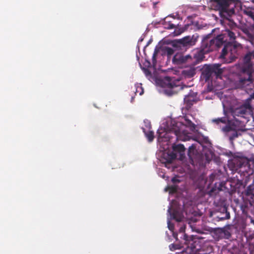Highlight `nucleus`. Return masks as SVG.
<instances>
[{"label":"nucleus","instance_id":"f3484780","mask_svg":"<svg viewBox=\"0 0 254 254\" xmlns=\"http://www.w3.org/2000/svg\"><path fill=\"white\" fill-rule=\"evenodd\" d=\"M181 125H182V124H181V122L177 123H176V126H174L172 128V131L174 132V133L176 135V136H177V138L178 139H179L180 135L181 133L183 131V130H182L179 127ZM180 139H181V140H185V139H181V138H180Z\"/></svg>","mask_w":254,"mask_h":254},{"label":"nucleus","instance_id":"20e7f679","mask_svg":"<svg viewBox=\"0 0 254 254\" xmlns=\"http://www.w3.org/2000/svg\"><path fill=\"white\" fill-rule=\"evenodd\" d=\"M238 46L236 44L228 42L224 45L220 58L226 63H230L238 58Z\"/></svg>","mask_w":254,"mask_h":254},{"label":"nucleus","instance_id":"4be33fe9","mask_svg":"<svg viewBox=\"0 0 254 254\" xmlns=\"http://www.w3.org/2000/svg\"><path fill=\"white\" fill-rule=\"evenodd\" d=\"M143 132H144L146 137L147 138L148 141L152 142L154 138V132L151 130L146 132L145 129H143Z\"/></svg>","mask_w":254,"mask_h":254},{"label":"nucleus","instance_id":"a878e982","mask_svg":"<svg viewBox=\"0 0 254 254\" xmlns=\"http://www.w3.org/2000/svg\"><path fill=\"white\" fill-rule=\"evenodd\" d=\"M220 190H221L219 189H218L217 190L213 188L209 190L208 193L210 196H213L214 195H215L216 193H218Z\"/></svg>","mask_w":254,"mask_h":254},{"label":"nucleus","instance_id":"c85d7f7f","mask_svg":"<svg viewBox=\"0 0 254 254\" xmlns=\"http://www.w3.org/2000/svg\"><path fill=\"white\" fill-rule=\"evenodd\" d=\"M156 54H157V52L155 51L152 56V62H153V64H155L156 63V57L157 56Z\"/></svg>","mask_w":254,"mask_h":254},{"label":"nucleus","instance_id":"e433bc0d","mask_svg":"<svg viewBox=\"0 0 254 254\" xmlns=\"http://www.w3.org/2000/svg\"><path fill=\"white\" fill-rule=\"evenodd\" d=\"M157 3H158L157 2L153 3V5H154V7H155V6H156V5L157 4Z\"/></svg>","mask_w":254,"mask_h":254},{"label":"nucleus","instance_id":"473e14b6","mask_svg":"<svg viewBox=\"0 0 254 254\" xmlns=\"http://www.w3.org/2000/svg\"><path fill=\"white\" fill-rule=\"evenodd\" d=\"M250 179V178L249 177H247L245 180V182H244V184H245V186H246L249 182V180Z\"/></svg>","mask_w":254,"mask_h":254},{"label":"nucleus","instance_id":"7ed1b4c3","mask_svg":"<svg viewBox=\"0 0 254 254\" xmlns=\"http://www.w3.org/2000/svg\"><path fill=\"white\" fill-rule=\"evenodd\" d=\"M221 64H205L202 68L201 76L205 81L212 80L213 78H221L223 72Z\"/></svg>","mask_w":254,"mask_h":254},{"label":"nucleus","instance_id":"f257e3e1","mask_svg":"<svg viewBox=\"0 0 254 254\" xmlns=\"http://www.w3.org/2000/svg\"><path fill=\"white\" fill-rule=\"evenodd\" d=\"M252 57L254 58V51L249 52L244 57L239 80L236 84L238 88L244 89L248 93V90H251L254 88V79L252 76L254 70L251 63Z\"/></svg>","mask_w":254,"mask_h":254},{"label":"nucleus","instance_id":"f03ea898","mask_svg":"<svg viewBox=\"0 0 254 254\" xmlns=\"http://www.w3.org/2000/svg\"><path fill=\"white\" fill-rule=\"evenodd\" d=\"M223 44L222 35H218L211 39L206 37L202 41L200 49L194 51L192 56V65H195L201 63L205 58L204 55L210 52L220 48Z\"/></svg>","mask_w":254,"mask_h":254},{"label":"nucleus","instance_id":"0eeeda50","mask_svg":"<svg viewBox=\"0 0 254 254\" xmlns=\"http://www.w3.org/2000/svg\"><path fill=\"white\" fill-rule=\"evenodd\" d=\"M216 4V7L220 13L226 14L229 16L235 13V6L234 0H211Z\"/></svg>","mask_w":254,"mask_h":254},{"label":"nucleus","instance_id":"6ab92c4d","mask_svg":"<svg viewBox=\"0 0 254 254\" xmlns=\"http://www.w3.org/2000/svg\"><path fill=\"white\" fill-rule=\"evenodd\" d=\"M228 119L225 117H222V118H218L216 119H213L211 120L212 123L217 125H219L220 124L222 123L223 124H226L227 123Z\"/></svg>","mask_w":254,"mask_h":254},{"label":"nucleus","instance_id":"412c9836","mask_svg":"<svg viewBox=\"0 0 254 254\" xmlns=\"http://www.w3.org/2000/svg\"><path fill=\"white\" fill-rule=\"evenodd\" d=\"M224 35H227L230 38V40H233L236 39V36H235V33L229 29L226 30L225 31V33L224 34L221 35L223 36V38H224ZM223 43H224V40H223Z\"/></svg>","mask_w":254,"mask_h":254},{"label":"nucleus","instance_id":"b1692460","mask_svg":"<svg viewBox=\"0 0 254 254\" xmlns=\"http://www.w3.org/2000/svg\"><path fill=\"white\" fill-rule=\"evenodd\" d=\"M174 50L170 47H166L165 52L168 57L171 56L174 53Z\"/></svg>","mask_w":254,"mask_h":254},{"label":"nucleus","instance_id":"72a5a7b5","mask_svg":"<svg viewBox=\"0 0 254 254\" xmlns=\"http://www.w3.org/2000/svg\"><path fill=\"white\" fill-rule=\"evenodd\" d=\"M185 87V88H188V86H186V85L182 86L180 87V89L181 90H183Z\"/></svg>","mask_w":254,"mask_h":254},{"label":"nucleus","instance_id":"cd10ccee","mask_svg":"<svg viewBox=\"0 0 254 254\" xmlns=\"http://www.w3.org/2000/svg\"><path fill=\"white\" fill-rule=\"evenodd\" d=\"M171 181L173 184H177L180 182V180L177 177H173Z\"/></svg>","mask_w":254,"mask_h":254},{"label":"nucleus","instance_id":"dca6fc26","mask_svg":"<svg viewBox=\"0 0 254 254\" xmlns=\"http://www.w3.org/2000/svg\"><path fill=\"white\" fill-rule=\"evenodd\" d=\"M195 65H189V68L183 70L182 73L185 77L190 78L193 77L195 74L196 68Z\"/></svg>","mask_w":254,"mask_h":254},{"label":"nucleus","instance_id":"4c0bfd02","mask_svg":"<svg viewBox=\"0 0 254 254\" xmlns=\"http://www.w3.org/2000/svg\"><path fill=\"white\" fill-rule=\"evenodd\" d=\"M142 93H143V91H142L139 93V94H140V95H141V94H142Z\"/></svg>","mask_w":254,"mask_h":254},{"label":"nucleus","instance_id":"2f4dec72","mask_svg":"<svg viewBox=\"0 0 254 254\" xmlns=\"http://www.w3.org/2000/svg\"><path fill=\"white\" fill-rule=\"evenodd\" d=\"M144 69V72L146 75H151V72L147 69L143 68Z\"/></svg>","mask_w":254,"mask_h":254},{"label":"nucleus","instance_id":"c9c22d12","mask_svg":"<svg viewBox=\"0 0 254 254\" xmlns=\"http://www.w3.org/2000/svg\"><path fill=\"white\" fill-rule=\"evenodd\" d=\"M166 78L167 79V80L169 81L170 79V77H166Z\"/></svg>","mask_w":254,"mask_h":254},{"label":"nucleus","instance_id":"58836bf2","mask_svg":"<svg viewBox=\"0 0 254 254\" xmlns=\"http://www.w3.org/2000/svg\"><path fill=\"white\" fill-rule=\"evenodd\" d=\"M157 133H159V134L160 133V132H159V130L158 131Z\"/></svg>","mask_w":254,"mask_h":254},{"label":"nucleus","instance_id":"7c9ffc66","mask_svg":"<svg viewBox=\"0 0 254 254\" xmlns=\"http://www.w3.org/2000/svg\"><path fill=\"white\" fill-rule=\"evenodd\" d=\"M175 25L172 23H169L168 25L165 26V28L169 29H173L174 28H175Z\"/></svg>","mask_w":254,"mask_h":254},{"label":"nucleus","instance_id":"6e6552de","mask_svg":"<svg viewBox=\"0 0 254 254\" xmlns=\"http://www.w3.org/2000/svg\"><path fill=\"white\" fill-rule=\"evenodd\" d=\"M173 62L177 64H184L186 66L192 65V56L184 55L181 53L175 54L173 58Z\"/></svg>","mask_w":254,"mask_h":254},{"label":"nucleus","instance_id":"bb28decb","mask_svg":"<svg viewBox=\"0 0 254 254\" xmlns=\"http://www.w3.org/2000/svg\"><path fill=\"white\" fill-rule=\"evenodd\" d=\"M235 132L229 137V139L230 140H233L234 138L237 137L238 136V134L237 131H234Z\"/></svg>","mask_w":254,"mask_h":254},{"label":"nucleus","instance_id":"aec40b11","mask_svg":"<svg viewBox=\"0 0 254 254\" xmlns=\"http://www.w3.org/2000/svg\"><path fill=\"white\" fill-rule=\"evenodd\" d=\"M226 126L222 127V130L224 132H229L231 131H234V129H233V127L232 126V125L231 124V122H230V120H227V123L226 124Z\"/></svg>","mask_w":254,"mask_h":254},{"label":"nucleus","instance_id":"4468645a","mask_svg":"<svg viewBox=\"0 0 254 254\" xmlns=\"http://www.w3.org/2000/svg\"><path fill=\"white\" fill-rule=\"evenodd\" d=\"M233 120H230L234 131L241 130L244 126L243 122L237 120L236 117Z\"/></svg>","mask_w":254,"mask_h":254},{"label":"nucleus","instance_id":"9d476101","mask_svg":"<svg viewBox=\"0 0 254 254\" xmlns=\"http://www.w3.org/2000/svg\"><path fill=\"white\" fill-rule=\"evenodd\" d=\"M196 101V94L193 91H190L188 94L185 96L184 102L186 104L187 108H190Z\"/></svg>","mask_w":254,"mask_h":254},{"label":"nucleus","instance_id":"2eb2a0df","mask_svg":"<svg viewBox=\"0 0 254 254\" xmlns=\"http://www.w3.org/2000/svg\"><path fill=\"white\" fill-rule=\"evenodd\" d=\"M230 218V213L227 210V208L225 206L222 208V213L220 215L216 216L215 220L217 221H223L229 219Z\"/></svg>","mask_w":254,"mask_h":254},{"label":"nucleus","instance_id":"f704fd0d","mask_svg":"<svg viewBox=\"0 0 254 254\" xmlns=\"http://www.w3.org/2000/svg\"><path fill=\"white\" fill-rule=\"evenodd\" d=\"M168 227H169V229L171 230L172 229V228H173V227L171 226L169 224L168 225Z\"/></svg>","mask_w":254,"mask_h":254},{"label":"nucleus","instance_id":"f8f14e48","mask_svg":"<svg viewBox=\"0 0 254 254\" xmlns=\"http://www.w3.org/2000/svg\"><path fill=\"white\" fill-rule=\"evenodd\" d=\"M178 43L184 47H190L195 44V40L188 36L180 39Z\"/></svg>","mask_w":254,"mask_h":254},{"label":"nucleus","instance_id":"9b49d317","mask_svg":"<svg viewBox=\"0 0 254 254\" xmlns=\"http://www.w3.org/2000/svg\"><path fill=\"white\" fill-rule=\"evenodd\" d=\"M243 193L246 196L250 197V203L252 205H254V180L247 187Z\"/></svg>","mask_w":254,"mask_h":254},{"label":"nucleus","instance_id":"c756f323","mask_svg":"<svg viewBox=\"0 0 254 254\" xmlns=\"http://www.w3.org/2000/svg\"><path fill=\"white\" fill-rule=\"evenodd\" d=\"M185 229H186V225H183L180 226V227L179 228V232L180 233H183L185 232Z\"/></svg>","mask_w":254,"mask_h":254},{"label":"nucleus","instance_id":"39448f33","mask_svg":"<svg viewBox=\"0 0 254 254\" xmlns=\"http://www.w3.org/2000/svg\"><path fill=\"white\" fill-rule=\"evenodd\" d=\"M254 99V91L249 97L246 99L244 103L238 107L231 109V114L234 118L240 117L245 118V116L249 115L252 112L251 101Z\"/></svg>","mask_w":254,"mask_h":254},{"label":"nucleus","instance_id":"1a4fd4ad","mask_svg":"<svg viewBox=\"0 0 254 254\" xmlns=\"http://www.w3.org/2000/svg\"><path fill=\"white\" fill-rule=\"evenodd\" d=\"M173 152L171 154L172 159L183 160L185 157V148L182 144H174L172 146Z\"/></svg>","mask_w":254,"mask_h":254},{"label":"nucleus","instance_id":"a211bd4d","mask_svg":"<svg viewBox=\"0 0 254 254\" xmlns=\"http://www.w3.org/2000/svg\"><path fill=\"white\" fill-rule=\"evenodd\" d=\"M185 121V125L186 127L190 128L191 131H194L195 129L196 126L190 120L185 116L184 117Z\"/></svg>","mask_w":254,"mask_h":254},{"label":"nucleus","instance_id":"423d86ee","mask_svg":"<svg viewBox=\"0 0 254 254\" xmlns=\"http://www.w3.org/2000/svg\"><path fill=\"white\" fill-rule=\"evenodd\" d=\"M185 244L187 246L186 252L188 254H203L201 251V245L200 240L196 237H190L186 234H184Z\"/></svg>","mask_w":254,"mask_h":254},{"label":"nucleus","instance_id":"ddd939ff","mask_svg":"<svg viewBox=\"0 0 254 254\" xmlns=\"http://www.w3.org/2000/svg\"><path fill=\"white\" fill-rule=\"evenodd\" d=\"M168 212L171 215V217L177 222H181L183 219V215L176 209L172 210L171 207L169 208Z\"/></svg>","mask_w":254,"mask_h":254},{"label":"nucleus","instance_id":"393cba45","mask_svg":"<svg viewBox=\"0 0 254 254\" xmlns=\"http://www.w3.org/2000/svg\"><path fill=\"white\" fill-rule=\"evenodd\" d=\"M168 189L171 193H175L178 190V187L175 185L169 186Z\"/></svg>","mask_w":254,"mask_h":254},{"label":"nucleus","instance_id":"5701e85b","mask_svg":"<svg viewBox=\"0 0 254 254\" xmlns=\"http://www.w3.org/2000/svg\"><path fill=\"white\" fill-rule=\"evenodd\" d=\"M196 151V145L195 144H192L189 146L188 149V156L191 159L192 156L194 154Z\"/></svg>","mask_w":254,"mask_h":254}]
</instances>
